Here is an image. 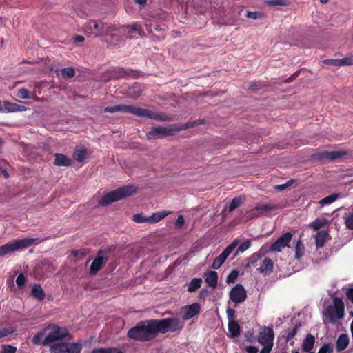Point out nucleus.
I'll list each match as a JSON object with an SVG mask.
<instances>
[{
    "label": "nucleus",
    "instance_id": "1",
    "mask_svg": "<svg viewBox=\"0 0 353 353\" xmlns=\"http://www.w3.org/2000/svg\"><path fill=\"white\" fill-rule=\"evenodd\" d=\"M183 327L184 322L178 317L142 320L128 331L127 336L135 341L148 342L154 340L159 334L179 333Z\"/></svg>",
    "mask_w": 353,
    "mask_h": 353
},
{
    "label": "nucleus",
    "instance_id": "2",
    "mask_svg": "<svg viewBox=\"0 0 353 353\" xmlns=\"http://www.w3.org/2000/svg\"><path fill=\"white\" fill-rule=\"evenodd\" d=\"M203 123V121L201 119L189 121L185 124L178 127L176 125H170L168 126H157L151 128L150 130L147 132L146 137L150 140L157 139H163L167 137L174 136L177 132L182 130L193 128L196 125Z\"/></svg>",
    "mask_w": 353,
    "mask_h": 353
},
{
    "label": "nucleus",
    "instance_id": "3",
    "mask_svg": "<svg viewBox=\"0 0 353 353\" xmlns=\"http://www.w3.org/2000/svg\"><path fill=\"white\" fill-rule=\"evenodd\" d=\"M117 112L130 113L139 117L154 119L155 121H169L170 118L165 115L148 109L141 108L133 105L119 104L116 105Z\"/></svg>",
    "mask_w": 353,
    "mask_h": 353
},
{
    "label": "nucleus",
    "instance_id": "4",
    "mask_svg": "<svg viewBox=\"0 0 353 353\" xmlns=\"http://www.w3.org/2000/svg\"><path fill=\"white\" fill-rule=\"evenodd\" d=\"M45 330H50V332L42 341V345L45 346L57 341H71L73 338L65 327H61L54 323L48 324L45 327Z\"/></svg>",
    "mask_w": 353,
    "mask_h": 353
},
{
    "label": "nucleus",
    "instance_id": "5",
    "mask_svg": "<svg viewBox=\"0 0 353 353\" xmlns=\"http://www.w3.org/2000/svg\"><path fill=\"white\" fill-rule=\"evenodd\" d=\"M136 190L137 188L133 185H125L119 188L105 194L99 201V205L101 206L109 205L114 202L130 196Z\"/></svg>",
    "mask_w": 353,
    "mask_h": 353
},
{
    "label": "nucleus",
    "instance_id": "6",
    "mask_svg": "<svg viewBox=\"0 0 353 353\" xmlns=\"http://www.w3.org/2000/svg\"><path fill=\"white\" fill-rule=\"evenodd\" d=\"M114 26L102 21H90L84 26V31L88 36L101 37L109 35L112 39H114V34H112Z\"/></svg>",
    "mask_w": 353,
    "mask_h": 353
},
{
    "label": "nucleus",
    "instance_id": "7",
    "mask_svg": "<svg viewBox=\"0 0 353 353\" xmlns=\"http://www.w3.org/2000/svg\"><path fill=\"white\" fill-rule=\"evenodd\" d=\"M325 319L334 325L337 319H341L345 316V305L341 298L335 297L333 305H328L323 312Z\"/></svg>",
    "mask_w": 353,
    "mask_h": 353
},
{
    "label": "nucleus",
    "instance_id": "8",
    "mask_svg": "<svg viewBox=\"0 0 353 353\" xmlns=\"http://www.w3.org/2000/svg\"><path fill=\"white\" fill-rule=\"evenodd\" d=\"M34 241V239H33L26 238L21 240H16L9 242L2 246H0V256H5L20 249L26 248L30 246Z\"/></svg>",
    "mask_w": 353,
    "mask_h": 353
},
{
    "label": "nucleus",
    "instance_id": "9",
    "mask_svg": "<svg viewBox=\"0 0 353 353\" xmlns=\"http://www.w3.org/2000/svg\"><path fill=\"white\" fill-rule=\"evenodd\" d=\"M230 299L235 304L243 302L247 298V293L244 287L240 284H236L233 287L230 292Z\"/></svg>",
    "mask_w": 353,
    "mask_h": 353
},
{
    "label": "nucleus",
    "instance_id": "10",
    "mask_svg": "<svg viewBox=\"0 0 353 353\" xmlns=\"http://www.w3.org/2000/svg\"><path fill=\"white\" fill-rule=\"evenodd\" d=\"M274 333L273 329L270 327H265L259 334L258 342L262 345H274Z\"/></svg>",
    "mask_w": 353,
    "mask_h": 353
},
{
    "label": "nucleus",
    "instance_id": "11",
    "mask_svg": "<svg viewBox=\"0 0 353 353\" xmlns=\"http://www.w3.org/2000/svg\"><path fill=\"white\" fill-rule=\"evenodd\" d=\"M200 311L201 305L198 303L184 306L181 309L182 318L184 321L189 320L199 314Z\"/></svg>",
    "mask_w": 353,
    "mask_h": 353
},
{
    "label": "nucleus",
    "instance_id": "12",
    "mask_svg": "<svg viewBox=\"0 0 353 353\" xmlns=\"http://www.w3.org/2000/svg\"><path fill=\"white\" fill-rule=\"evenodd\" d=\"M292 239V234L291 232H286L281 236L274 243H273L270 248L271 251H281L282 248H285L290 242Z\"/></svg>",
    "mask_w": 353,
    "mask_h": 353
},
{
    "label": "nucleus",
    "instance_id": "13",
    "mask_svg": "<svg viewBox=\"0 0 353 353\" xmlns=\"http://www.w3.org/2000/svg\"><path fill=\"white\" fill-rule=\"evenodd\" d=\"M318 159L320 160L334 161L339 159H343L347 156V152L344 151H323L318 154Z\"/></svg>",
    "mask_w": 353,
    "mask_h": 353
},
{
    "label": "nucleus",
    "instance_id": "14",
    "mask_svg": "<svg viewBox=\"0 0 353 353\" xmlns=\"http://www.w3.org/2000/svg\"><path fill=\"white\" fill-rule=\"evenodd\" d=\"M0 106L1 108L0 112H13L17 111H23L26 109L23 105L13 103L7 101H1Z\"/></svg>",
    "mask_w": 353,
    "mask_h": 353
},
{
    "label": "nucleus",
    "instance_id": "15",
    "mask_svg": "<svg viewBox=\"0 0 353 353\" xmlns=\"http://www.w3.org/2000/svg\"><path fill=\"white\" fill-rule=\"evenodd\" d=\"M107 260V258H104L101 256H97L95 257V259L93 260L90 268V273L92 275L96 274L103 266L105 261Z\"/></svg>",
    "mask_w": 353,
    "mask_h": 353
},
{
    "label": "nucleus",
    "instance_id": "16",
    "mask_svg": "<svg viewBox=\"0 0 353 353\" xmlns=\"http://www.w3.org/2000/svg\"><path fill=\"white\" fill-rule=\"evenodd\" d=\"M110 26H114L112 34H115L114 39L117 37L116 41H119L123 40V37H127V26H119L116 24H110Z\"/></svg>",
    "mask_w": 353,
    "mask_h": 353
},
{
    "label": "nucleus",
    "instance_id": "17",
    "mask_svg": "<svg viewBox=\"0 0 353 353\" xmlns=\"http://www.w3.org/2000/svg\"><path fill=\"white\" fill-rule=\"evenodd\" d=\"M54 164L57 166H70L72 160L63 154L55 153Z\"/></svg>",
    "mask_w": 353,
    "mask_h": 353
},
{
    "label": "nucleus",
    "instance_id": "18",
    "mask_svg": "<svg viewBox=\"0 0 353 353\" xmlns=\"http://www.w3.org/2000/svg\"><path fill=\"white\" fill-rule=\"evenodd\" d=\"M273 269V261L270 258L265 257L261 266L258 268V271L263 274H270Z\"/></svg>",
    "mask_w": 353,
    "mask_h": 353
},
{
    "label": "nucleus",
    "instance_id": "19",
    "mask_svg": "<svg viewBox=\"0 0 353 353\" xmlns=\"http://www.w3.org/2000/svg\"><path fill=\"white\" fill-rule=\"evenodd\" d=\"M350 339L347 334H340L337 339L336 349L337 352H341L344 350L349 345Z\"/></svg>",
    "mask_w": 353,
    "mask_h": 353
},
{
    "label": "nucleus",
    "instance_id": "20",
    "mask_svg": "<svg viewBox=\"0 0 353 353\" xmlns=\"http://www.w3.org/2000/svg\"><path fill=\"white\" fill-rule=\"evenodd\" d=\"M315 343V338L313 335L309 334L306 335L303 341L301 347L303 352H311Z\"/></svg>",
    "mask_w": 353,
    "mask_h": 353
},
{
    "label": "nucleus",
    "instance_id": "21",
    "mask_svg": "<svg viewBox=\"0 0 353 353\" xmlns=\"http://www.w3.org/2000/svg\"><path fill=\"white\" fill-rule=\"evenodd\" d=\"M328 236V232L325 230L319 231L315 236V243L316 248H323L325 245L326 239Z\"/></svg>",
    "mask_w": 353,
    "mask_h": 353
},
{
    "label": "nucleus",
    "instance_id": "22",
    "mask_svg": "<svg viewBox=\"0 0 353 353\" xmlns=\"http://www.w3.org/2000/svg\"><path fill=\"white\" fill-rule=\"evenodd\" d=\"M30 294L39 301H43L45 299V292L39 284L33 285Z\"/></svg>",
    "mask_w": 353,
    "mask_h": 353
},
{
    "label": "nucleus",
    "instance_id": "23",
    "mask_svg": "<svg viewBox=\"0 0 353 353\" xmlns=\"http://www.w3.org/2000/svg\"><path fill=\"white\" fill-rule=\"evenodd\" d=\"M205 282L209 287L216 288L218 283V274L215 271H210L206 274Z\"/></svg>",
    "mask_w": 353,
    "mask_h": 353
},
{
    "label": "nucleus",
    "instance_id": "24",
    "mask_svg": "<svg viewBox=\"0 0 353 353\" xmlns=\"http://www.w3.org/2000/svg\"><path fill=\"white\" fill-rule=\"evenodd\" d=\"M228 331L230 332L232 337L235 338L240 335V325L236 321H228Z\"/></svg>",
    "mask_w": 353,
    "mask_h": 353
},
{
    "label": "nucleus",
    "instance_id": "25",
    "mask_svg": "<svg viewBox=\"0 0 353 353\" xmlns=\"http://www.w3.org/2000/svg\"><path fill=\"white\" fill-rule=\"evenodd\" d=\"M278 205L273 203H265L259 206H256V210H259L262 216L268 214L270 212L278 209Z\"/></svg>",
    "mask_w": 353,
    "mask_h": 353
},
{
    "label": "nucleus",
    "instance_id": "26",
    "mask_svg": "<svg viewBox=\"0 0 353 353\" xmlns=\"http://www.w3.org/2000/svg\"><path fill=\"white\" fill-rule=\"evenodd\" d=\"M301 326V323H296L294 325V327H292V329L289 330L288 332L287 333V335L285 336V341L286 342H289L290 345H294V342L293 341H292V340L296 336V334H297V332H298L299 330L300 329Z\"/></svg>",
    "mask_w": 353,
    "mask_h": 353
},
{
    "label": "nucleus",
    "instance_id": "27",
    "mask_svg": "<svg viewBox=\"0 0 353 353\" xmlns=\"http://www.w3.org/2000/svg\"><path fill=\"white\" fill-rule=\"evenodd\" d=\"M83 348L80 342L66 343V353H81Z\"/></svg>",
    "mask_w": 353,
    "mask_h": 353
},
{
    "label": "nucleus",
    "instance_id": "28",
    "mask_svg": "<svg viewBox=\"0 0 353 353\" xmlns=\"http://www.w3.org/2000/svg\"><path fill=\"white\" fill-rule=\"evenodd\" d=\"M170 214V212L161 211L154 213L152 216L148 217L149 223H154L160 221L163 218L166 217L168 214Z\"/></svg>",
    "mask_w": 353,
    "mask_h": 353
},
{
    "label": "nucleus",
    "instance_id": "29",
    "mask_svg": "<svg viewBox=\"0 0 353 353\" xmlns=\"http://www.w3.org/2000/svg\"><path fill=\"white\" fill-rule=\"evenodd\" d=\"M91 353H123V351L118 347H99L94 348Z\"/></svg>",
    "mask_w": 353,
    "mask_h": 353
},
{
    "label": "nucleus",
    "instance_id": "30",
    "mask_svg": "<svg viewBox=\"0 0 353 353\" xmlns=\"http://www.w3.org/2000/svg\"><path fill=\"white\" fill-rule=\"evenodd\" d=\"M263 254L260 252H255L248 258L247 264L248 268L255 267L257 265V262L262 258Z\"/></svg>",
    "mask_w": 353,
    "mask_h": 353
},
{
    "label": "nucleus",
    "instance_id": "31",
    "mask_svg": "<svg viewBox=\"0 0 353 353\" xmlns=\"http://www.w3.org/2000/svg\"><path fill=\"white\" fill-rule=\"evenodd\" d=\"M88 155V151L85 149H76L73 153V158L78 162L83 161Z\"/></svg>",
    "mask_w": 353,
    "mask_h": 353
},
{
    "label": "nucleus",
    "instance_id": "32",
    "mask_svg": "<svg viewBox=\"0 0 353 353\" xmlns=\"http://www.w3.org/2000/svg\"><path fill=\"white\" fill-rule=\"evenodd\" d=\"M202 283V279L201 278H194L192 279L188 287V291L189 292H194L197 290Z\"/></svg>",
    "mask_w": 353,
    "mask_h": 353
},
{
    "label": "nucleus",
    "instance_id": "33",
    "mask_svg": "<svg viewBox=\"0 0 353 353\" xmlns=\"http://www.w3.org/2000/svg\"><path fill=\"white\" fill-rule=\"evenodd\" d=\"M66 343H55L50 347V353H66Z\"/></svg>",
    "mask_w": 353,
    "mask_h": 353
},
{
    "label": "nucleus",
    "instance_id": "34",
    "mask_svg": "<svg viewBox=\"0 0 353 353\" xmlns=\"http://www.w3.org/2000/svg\"><path fill=\"white\" fill-rule=\"evenodd\" d=\"M339 196H340L339 194H337V193L330 194V195L325 196L323 199H321L319 201V204H320L321 206L331 204L333 202H334L338 198H339Z\"/></svg>",
    "mask_w": 353,
    "mask_h": 353
},
{
    "label": "nucleus",
    "instance_id": "35",
    "mask_svg": "<svg viewBox=\"0 0 353 353\" xmlns=\"http://www.w3.org/2000/svg\"><path fill=\"white\" fill-rule=\"evenodd\" d=\"M344 224L348 230H353V210L343 215Z\"/></svg>",
    "mask_w": 353,
    "mask_h": 353
},
{
    "label": "nucleus",
    "instance_id": "36",
    "mask_svg": "<svg viewBox=\"0 0 353 353\" xmlns=\"http://www.w3.org/2000/svg\"><path fill=\"white\" fill-rule=\"evenodd\" d=\"M244 200H245V199L242 196L234 197L232 200V201L228 207V211L229 212L234 211L236 208L239 207L243 203Z\"/></svg>",
    "mask_w": 353,
    "mask_h": 353
},
{
    "label": "nucleus",
    "instance_id": "37",
    "mask_svg": "<svg viewBox=\"0 0 353 353\" xmlns=\"http://www.w3.org/2000/svg\"><path fill=\"white\" fill-rule=\"evenodd\" d=\"M226 259L227 257L223 253H221L214 259L212 265V268L214 270L219 269L225 262Z\"/></svg>",
    "mask_w": 353,
    "mask_h": 353
},
{
    "label": "nucleus",
    "instance_id": "38",
    "mask_svg": "<svg viewBox=\"0 0 353 353\" xmlns=\"http://www.w3.org/2000/svg\"><path fill=\"white\" fill-rule=\"evenodd\" d=\"M63 79H71L75 75V70L72 67L64 68L60 70Z\"/></svg>",
    "mask_w": 353,
    "mask_h": 353
},
{
    "label": "nucleus",
    "instance_id": "39",
    "mask_svg": "<svg viewBox=\"0 0 353 353\" xmlns=\"http://www.w3.org/2000/svg\"><path fill=\"white\" fill-rule=\"evenodd\" d=\"M305 247L303 243L299 239L295 245V258L300 259L304 254Z\"/></svg>",
    "mask_w": 353,
    "mask_h": 353
},
{
    "label": "nucleus",
    "instance_id": "40",
    "mask_svg": "<svg viewBox=\"0 0 353 353\" xmlns=\"http://www.w3.org/2000/svg\"><path fill=\"white\" fill-rule=\"evenodd\" d=\"M156 17H157L159 19L162 21H167L172 19V14L170 13H168L163 10H159L156 11L155 13Z\"/></svg>",
    "mask_w": 353,
    "mask_h": 353
},
{
    "label": "nucleus",
    "instance_id": "41",
    "mask_svg": "<svg viewBox=\"0 0 353 353\" xmlns=\"http://www.w3.org/2000/svg\"><path fill=\"white\" fill-rule=\"evenodd\" d=\"M46 332L45 327H43L40 332H37L32 338V342L34 345L42 344L41 339Z\"/></svg>",
    "mask_w": 353,
    "mask_h": 353
},
{
    "label": "nucleus",
    "instance_id": "42",
    "mask_svg": "<svg viewBox=\"0 0 353 353\" xmlns=\"http://www.w3.org/2000/svg\"><path fill=\"white\" fill-rule=\"evenodd\" d=\"M327 222V220L325 219H316L314 221L312 222L310 226L314 230H318L321 228H322Z\"/></svg>",
    "mask_w": 353,
    "mask_h": 353
},
{
    "label": "nucleus",
    "instance_id": "43",
    "mask_svg": "<svg viewBox=\"0 0 353 353\" xmlns=\"http://www.w3.org/2000/svg\"><path fill=\"white\" fill-rule=\"evenodd\" d=\"M238 245V240L235 239L231 244L228 245L222 253L228 258V256L232 253V252L234 250V248Z\"/></svg>",
    "mask_w": 353,
    "mask_h": 353
},
{
    "label": "nucleus",
    "instance_id": "44",
    "mask_svg": "<svg viewBox=\"0 0 353 353\" xmlns=\"http://www.w3.org/2000/svg\"><path fill=\"white\" fill-rule=\"evenodd\" d=\"M44 270L48 273H52L57 269V265H55L52 262L49 261H45L43 263Z\"/></svg>",
    "mask_w": 353,
    "mask_h": 353
},
{
    "label": "nucleus",
    "instance_id": "45",
    "mask_svg": "<svg viewBox=\"0 0 353 353\" xmlns=\"http://www.w3.org/2000/svg\"><path fill=\"white\" fill-rule=\"evenodd\" d=\"M116 78H123L130 75V71L126 70L121 68H118L114 70Z\"/></svg>",
    "mask_w": 353,
    "mask_h": 353
},
{
    "label": "nucleus",
    "instance_id": "46",
    "mask_svg": "<svg viewBox=\"0 0 353 353\" xmlns=\"http://www.w3.org/2000/svg\"><path fill=\"white\" fill-rule=\"evenodd\" d=\"M17 96L23 99H29L31 98L29 90L24 88L18 90Z\"/></svg>",
    "mask_w": 353,
    "mask_h": 353
},
{
    "label": "nucleus",
    "instance_id": "47",
    "mask_svg": "<svg viewBox=\"0 0 353 353\" xmlns=\"http://www.w3.org/2000/svg\"><path fill=\"white\" fill-rule=\"evenodd\" d=\"M14 332V329L12 327H3L0 329V339L8 336Z\"/></svg>",
    "mask_w": 353,
    "mask_h": 353
},
{
    "label": "nucleus",
    "instance_id": "48",
    "mask_svg": "<svg viewBox=\"0 0 353 353\" xmlns=\"http://www.w3.org/2000/svg\"><path fill=\"white\" fill-rule=\"evenodd\" d=\"M294 182V179H290L288 181L284 184L277 185L274 186V189L279 192H282L287 189L288 187L291 186Z\"/></svg>",
    "mask_w": 353,
    "mask_h": 353
},
{
    "label": "nucleus",
    "instance_id": "49",
    "mask_svg": "<svg viewBox=\"0 0 353 353\" xmlns=\"http://www.w3.org/2000/svg\"><path fill=\"white\" fill-rule=\"evenodd\" d=\"M139 25L137 23L127 26V38H131L132 34L139 30Z\"/></svg>",
    "mask_w": 353,
    "mask_h": 353
},
{
    "label": "nucleus",
    "instance_id": "50",
    "mask_svg": "<svg viewBox=\"0 0 353 353\" xmlns=\"http://www.w3.org/2000/svg\"><path fill=\"white\" fill-rule=\"evenodd\" d=\"M17 348L11 345L5 344L1 346V353H16Z\"/></svg>",
    "mask_w": 353,
    "mask_h": 353
},
{
    "label": "nucleus",
    "instance_id": "51",
    "mask_svg": "<svg viewBox=\"0 0 353 353\" xmlns=\"http://www.w3.org/2000/svg\"><path fill=\"white\" fill-rule=\"evenodd\" d=\"M132 220L134 222L139 223H145V222H148L149 223L148 217H145V216H142L140 214H134L132 216Z\"/></svg>",
    "mask_w": 353,
    "mask_h": 353
},
{
    "label": "nucleus",
    "instance_id": "52",
    "mask_svg": "<svg viewBox=\"0 0 353 353\" xmlns=\"http://www.w3.org/2000/svg\"><path fill=\"white\" fill-rule=\"evenodd\" d=\"M239 275V272L236 270H233L227 276L226 282L228 283H234Z\"/></svg>",
    "mask_w": 353,
    "mask_h": 353
},
{
    "label": "nucleus",
    "instance_id": "53",
    "mask_svg": "<svg viewBox=\"0 0 353 353\" xmlns=\"http://www.w3.org/2000/svg\"><path fill=\"white\" fill-rule=\"evenodd\" d=\"M251 246V241L247 240L242 243L238 248L236 252H243Z\"/></svg>",
    "mask_w": 353,
    "mask_h": 353
},
{
    "label": "nucleus",
    "instance_id": "54",
    "mask_svg": "<svg viewBox=\"0 0 353 353\" xmlns=\"http://www.w3.org/2000/svg\"><path fill=\"white\" fill-rule=\"evenodd\" d=\"M339 67L344 66V65H353V57L340 59H339Z\"/></svg>",
    "mask_w": 353,
    "mask_h": 353
},
{
    "label": "nucleus",
    "instance_id": "55",
    "mask_svg": "<svg viewBox=\"0 0 353 353\" xmlns=\"http://www.w3.org/2000/svg\"><path fill=\"white\" fill-rule=\"evenodd\" d=\"M318 353H333V347L330 343H325L319 349Z\"/></svg>",
    "mask_w": 353,
    "mask_h": 353
},
{
    "label": "nucleus",
    "instance_id": "56",
    "mask_svg": "<svg viewBox=\"0 0 353 353\" xmlns=\"http://www.w3.org/2000/svg\"><path fill=\"white\" fill-rule=\"evenodd\" d=\"M245 16L248 18L257 19L261 18L263 16V14L261 12L246 11Z\"/></svg>",
    "mask_w": 353,
    "mask_h": 353
},
{
    "label": "nucleus",
    "instance_id": "57",
    "mask_svg": "<svg viewBox=\"0 0 353 353\" xmlns=\"http://www.w3.org/2000/svg\"><path fill=\"white\" fill-rule=\"evenodd\" d=\"M268 4L270 6H286L287 1L285 0H269Z\"/></svg>",
    "mask_w": 353,
    "mask_h": 353
},
{
    "label": "nucleus",
    "instance_id": "58",
    "mask_svg": "<svg viewBox=\"0 0 353 353\" xmlns=\"http://www.w3.org/2000/svg\"><path fill=\"white\" fill-rule=\"evenodd\" d=\"M26 282V277L23 274L21 273L16 279L17 285L21 288L24 285Z\"/></svg>",
    "mask_w": 353,
    "mask_h": 353
},
{
    "label": "nucleus",
    "instance_id": "59",
    "mask_svg": "<svg viewBox=\"0 0 353 353\" xmlns=\"http://www.w3.org/2000/svg\"><path fill=\"white\" fill-rule=\"evenodd\" d=\"M226 312L229 321H235L234 319L236 317V312L234 309L228 307Z\"/></svg>",
    "mask_w": 353,
    "mask_h": 353
},
{
    "label": "nucleus",
    "instance_id": "60",
    "mask_svg": "<svg viewBox=\"0 0 353 353\" xmlns=\"http://www.w3.org/2000/svg\"><path fill=\"white\" fill-rule=\"evenodd\" d=\"M248 216L250 219H255V218L262 216V214H261V212H259V210H256V206L254 209L250 210Z\"/></svg>",
    "mask_w": 353,
    "mask_h": 353
},
{
    "label": "nucleus",
    "instance_id": "61",
    "mask_svg": "<svg viewBox=\"0 0 353 353\" xmlns=\"http://www.w3.org/2000/svg\"><path fill=\"white\" fill-rule=\"evenodd\" d=\"M262 87L261 83H257L254 81H251L249 83V89H250L252 91H255L259 88H261Z\"/></svg>",
    "mask_w": 353,
    "mask_h": 353
},
{
    "label": "nucleus",
    "instance_id": "62",
    "mask_svg": "<svg viewBox=\"0 0 353 353\" xmlns=\"http://www.w3.org/2000/svg\"><path fill=\"white\" fill-rule=\"evenodd\" d=\"M323 63L327 65L339 67V59H326L323 61Z\"/></svg>",
    "mask_w": 353,
    "mask_h": 353
},
{
    "label": "nucleus",
    "instance_id": "63",
    "mask_svg": "<svg viewBox=\"0 0 353 353\" xmlns=\"http://www.w3.org/2000/svg\"><path fill=\"white\" fill-rule=\"evenodd\" d=\"M184 218L182 215H179L177 219L175 221V226L178 228H181L184 225Z\"/></svg>",
    "mask_w": 353,
    "mask_h": 353
},
{
    "label": "nucleus",
    "instance_id": "64",
    "mask_svg": "<svg viewBox=\"0 0 353 353\" xmlns=\"http://www.w3.org/2000/svg\"><path fill=\"white\" fill-rule=\"evenodd\" d=\"M245 351L247 353H258L259 350L255 346L250 345L245 347Z\"/></svg>",
    "mask_w": 353,
    "mask_h": 353
}]
</instances>
